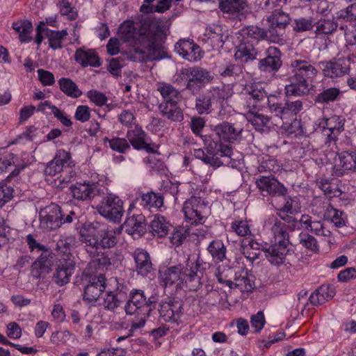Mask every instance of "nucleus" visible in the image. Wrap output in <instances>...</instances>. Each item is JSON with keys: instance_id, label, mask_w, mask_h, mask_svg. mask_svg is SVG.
<instances>
[{"instance_id": "obj_41", "label": "nucleus", "mask_w": 356, "mask_h": 356, "mask_svg": "<svg viewBox=\"0 0 356 356\" xmlns=\"http://www.w3.org/2000/svg\"><path fill=\"white\" fill-rule=\"evenodd\" d=\"M140 205L144 208L150 210L152 208L159 209L163 205V197L152 191L143 193L140 195Z\"/></svg>"}, {"instance_id": "obj_44", "label": "nucleus", "mask_w": 356, "mask_h": 356, "mask_svg": "<svg viewBox=\"0 0 356 356\" xmlns=\"http://www.w3.org/2000/svg\"><path fill=\"white\" fill-rule=\"evenodd\" d=\"M12 28L19 34V39L22 42H29L31 40L30 34L33 31V26L31 21L14 22Z\"/></svg>"}, {"instance_id": "obj_6", "label": "nucleus", "mask_w": 356, "mask_h": 356, "mask_svg": "<svg viewBox=\"0 0 356 356\" xmlns=\"http://www.w3.org/2000/svg\"><path fill=\"white\" fill-rule=\"evenodd\" d=\"M40 226L47 231L55 230L65 223L77 219L74 211L65 213L56 204H51L40 211Z\"/></svg>"}, {"instance_id": "obj_58", "label": "nucleus", "mask_w": 356, "mask_h": 356, "mask_svg": "<svg viewBox=\"0 0 356 356\" xmlns=\"http://www.w3.org/2000/svg\"><path fill=\"white\" fill-rule=\"evenodd\" d=\"M106 293L104 297L103 305L107 310L114 311L122 303V298L114 293H110L109 290L106 289Z\"/></svg>"}, {"instance_id": "obj_51", "label": "nucleus", "mask_w": 356, "mask_h": 356, "mask_svg": "<svg viewBox=\"0 0 356 356\" xmlns=\"http://www.w3.org/2000/svg\"><path fill=\"white\" fill-rule=\"evenodd\" d=\"M195 109L200 115L209 114L211 111V97L209 93L199 95L195 100Z\"/></svg>"}, {"instance_id": "obj_29", "label": "nucleus", "mask_w": 356, "mask_h": 356, "mask_svg": "<svg viewBox=\"0 0 356 356\" xmlns=\"http://www.w3.org/2000/svg\"><path fill=\"white\" fill-rule=\"evenodd\" d=\"M158 109L162 117L174 122H181L184 120V113L179 102L160 103Z\"/></svg>"}, {"instance_id": "obj_34", "label": "nucleus", "mask_w": 356, "mask_h": 356, "mask_svg": "<svg viewBox=\"0 0 356 356\" xmlns=\"http://www.w3.org/2000/svg\"><path fill=\"white\" fill-rule=\"evenodd\" d=\"M219 8L223 13L245 15L248 12L247 0H220Z\"/></svg>"}, {"instance_id": "obj_15", "label": "nucleus", "mask_w": 356, "mask_h": 356, "mask_svg": "<svg viewBox=\"0 0 356 356\" xmlns=\"http://www.w3.org/2000/svg\"><path fill=\"white\" fill-rule=\"evenodd\" d=\"M75 261L72 254L61 257L56 262L53 275V280L58 286H64L70 282L75 270Z\"/></svg>"}, {"instance_id": "obj_11", "label": "nucleus", "mask_w": 356, "mask_h": 356, "mask_svg": "<svg viewBox=\"0 0 356 356\" xmlns=\"http://www.w3.org/2000/svg\"><path fill=\"white\" fill-rule=\"evenodd\" d=\"M96 209L102 216L109 221L119 222L124 214L123 201L114 194H108L104 197Z\"/></svg>"}, {"instance_id": "obj_60", "label": "nucleus", "mask_w": 356, "mask_h": 356, "mask_svg": "<svg viewBox=\"0 0 356 356\" xmlns=\"http://www.w3.org/2000/svg\"><path fill=\"white\" fill-rule=\"evenodd\" d=\"M336 18L337 19H343L346 22L356 20V2L337 11L336 13Z\"/></svg>"}, {"instance_id": "obj_49", "label": "nucleus", "mask_w": 356, "mask_h": 356, "mask_svg": "<svg viewBox=\"0 0 356 356\" xmlns=\"http://www.w3.org/2000/svg\"><path fill=\"white\" fill-rule=\"evenodd\" d=\"M57 6L59 13L67 19L74 21L78 17V10L70 0H58Z\"/></svg>"}, {"instance_id": "obj_26", "label": "nucleus", "mask_w": 356, "mask_h": 356, "mask_svg": "<svg viewBox=\"0 0 356 356\" xmlns=\"http://www.w3.org/2000/svg\"><path fill=\"white\" fill-rule=\"evenodd\" d=\"M252 278L253 276L246 268H241L235 271L234 280L229 284L232 285V289H238L241 292H250L254 286Z\"/></svg>"}, {"instance_id": "obj_48", "label": "nucleus", "mask_w": 356, "mask_h": 356, "mask_svg": "<svg viewBox=\"0 0 356 356\" xmlns=\"http://www.w3.org/2000/svg\"><path fill=\"white\" fill-rule=\"evenodd\" d=\"M208 252L213 259L222 261L226 257V247L220 240L212 241L207 247Z\"/></svg>"}, {"instance_id": "obj_19", "label": "nucleus", "mask_w": 356, "mask_h": 356, "mask_svg": "<svg viewBox=\"0 0 356 356\" xmlns=\"http://www.w3.org/2000/svg\"><path fill=\"white\" fill-rule=\"evenodd\" d=\"M106 289L104 275L100 274L97 276L91 277L89 283L84 288L83 300L88 303L95 302Z\"/></svg>"}, {"instance_id": "obj_3", "label": "nucleus", "mask_w": 356, "mask_h": 356, "mask_svg": "<svg viewBox=\"0 0 356 356\" xmlns=\"http://www.w3.org/2000/svg\"><path fill=\"white\" fill-rule=\"evenodd\" d=\"M291 75L289 76V84L284 88L287 96H304L309 91V82L317 76L318 70L316 62L303 55H298L289 63Z\"/></svg>"}, {"instance_id": "obj_4", "label": "nucleus", "mask_w": 356, "mask_h": 356, "mask_svg": "<svg viewBox=\"0 0 356 356\" xmlns=\"http://www.w3.org/2000/svg\"><path fill=\"white\" fill-rule=\"evenodd\" d=\"M267 224L271 225L273 242L268 248H263L268 261L273 265L280 266L285 261L290 245L288 226L285 222L271 215L268 217Z\"/></svg>"}, {"instance_id": "obj_8", "label": "nucleus", "mask_w": 356, "mask_h": 356, "mask_svg": "<svg viewBox=\"0 0 356 356\" xmlns=\"http://www.w3.org/2000/svg\"><path fill=\"white\" fill-rule=\"evenodd\" d=\"M204 142L209 153L207 164H209L213 168H218L229 163V159L233 152L231 147L213 139L211 141L210 136H205Z\"/></svg>"}, {"instance_id": "obj_21", "label": "nucleus", "mask_w": 356, "mask_h": 356, "mask_svg": "<svg viewBox=\"0 0 356 356\" xmlns=\"http://www.w3.org/2000/svg\"><path fill=\"white\" fill-rule=\"evenodd\" d=\"M345 118L341 115H333L330 118H324L320 122L323 129V134L326 136V143L334 141L337 136L343 130Z\"/></svg>"}, {"instance_id": "obj_53", "label": "nucleus", "mask_w": 356, "mask_h": 356, "mask_svg": "<svg viewBox=\"0 0 356 356\" xmlns=\"http://www.w3.org/2000/svg\"><path fill=\"white\" fill-rule=\"evenodd\" d=\"M204 35L211 40L214 45L219 46L224 42L222 29L219 25L210 26L206 29Z\"/></svg>"}, {"instance_id": "obj_38", "label": "nucleus", "mask_w": 356, "mask_h": 356, "mask_svg": "<svg viewBox=\"0 0 356 356\" xmlns=\"http://www.w3.org/2000/svg\"><path fill=\"white\" fill-rule=\"evenodd\" d=\"M44 30L45 31V36L48 40L50 48L56 50L63 47V42L68 35L67 29L53 31L49 29H44Z\"/></svg>"}, {"instance_id": "obj_5", "label": "nucleus", "mask_w": 356, "mask_h": 356, "mask_svg": "<svg viewBox=\"0 0 356 356\" xmlns=\"http://www.w3.org/2000/svg\"><path fill=\"white\" fill-rule=\"evenodd\" d=\"M44 174L47 177L59 175L54 179V186L60 189L65 188L76 175L71 154L65 149L57 150L54 159L47 163Z\"/></svg>"}, {"instance_id": "obj_10", "label": "nucleus", "mask_w": 356, "mask_h": 356, "mask_svg": "<svg viewBox=\"0 0 356 356\" xmlns=\"http://www.w3.org/2000/svg\"><path fill=\"white\" fill-rule=\"evenodd\" d=\"M179 76L182 80L187 81L186 89L193 94L197 93L213 79L208 70L199 67L183 68Z\"/></svg>"}, {"instance_id": "obj_50", "label": "nucleus", "mask_w": 356, "mask_h": 356, "mask_svg": "<svg viewBox=\"0 0 356 356\" xmlns=\"http://www.w3.org/2000/svg\"><path fill=\"white\" fill-rule=\"evenodd\" d=\"M191 229L187 226L175 227L170 236V242L175 246L181 245L184 241L190 236Z\"/></svg>"}, {"instance_id": "obj_54", "label": "nucleus", "mask_w": 356, "mask_h": 356, "mask_svg": "<svg viewBox=\"0 0 356 356\" xmlns=\"http://www.w3.org/2000/svg\"><path fill=\"white\" fill-rule=\"evenodd\" d=\"M266 39L268 40L271 42L279 43L284 41V29L282 27L277 26V25L272 22L268 30L266 31Z\"/></svg>"}, {"instance_id": "obj_7", "label": "nucleus", "mask_w": 356, "mask_h": 356, "mask_svg": "<svg viewBox=\"0 0 356 356\" xmlns=\"http://www.w3.org/2000/svg\"><path fill=\"white\" fill-rule=\"evenodd\" d=\"M182 211L186 222L195 225L203 224L210 213L208 203L201 197L195 196L184 202Z\"/></svg>"}, {"instance_id": "obj_39", "label": "nucleus", "mask_w": 356, "mask_h": 356, "mask_svg": "<svg viewBox=\"0 0 356 356\" xmlns=\"http://www.w3.org/2000/svg\"><path fill=\"white\" fill-rule=\"evenodd\" d=\"M323 217L332 222L337 227H341L346 225L347 216L346 213L339 209H335L330 204L326 207Z\"/></svg>"}, {"instance_id": "obj_18", "label": "nucleus", "mask_w": 356, "mask_h": 356, "mask_svg": "<svg viewBox=\"0 0 356 356\" xmlns=\"http://www.w3.org/2000/svg\"><path fill=\"white\" fill-rule=\"evenodd\" d=\"M127 138L129 145L137 150L144 149L147 153H156L158 145L155 143H149L147 141V134L141 127L136 125L134 129H129Z\"/></svg>"}, {"instance_id": "obj_31", "label": "nucleus", "mask_w": 356, "mask_h": 356, "mask_svg": "<svg viewBox=\"0 0 356 356\" xmlns=\"http://www.w3.org/2000/svg\"><path fill=\"white\" fill-rule=\"evenodd\" d=\"M124 225L126 232L134 237H140L145 233V218L143 215L132 216L128 218Z\"/></svg>"}, {"instance_id": "obj_23", "label": "nucleus", "mask_w": 356, "mask_h": 356, "mask_svg": "<svg viewBox=\"0 0 356 356\" xmlns=\"http://www.w3.org/2000/svg\"><path fill=\"white\" fill-rule=\"evenodd\" d=\"M256 185L260 191H266L271 196H284L286 188L274 177L261 176L256 180Z\"/></svg>"}, {"instance_id": "obj_61", "label": "nucleus", "mask_w": 356, "mask_h": 356, "mask_svg": "<svg viewBox=\"0 0 356 356\" xmlns=\"http://www.w3.org/2000/svg\"><path fill=\"white\" fill-rule=\"evenodd\" d=\"M257 53L253 48L246 46H240L235 53L236 59H241L243 62H248L256 59Z\"/></svg>"}, {"instance_id": "obj_37", "label": "nucleus", "mask_w": 356, "mask_h": 356, "mask_svg": "<svg viewBox=\"0 0 356 356\" xmlns=\"http://www.w3.org/2000/svg\"><path fill=\"white\" fill-rule=\"evenodd\" d=\"M300 225L307 230L313 232L317 236H328L330 232L325 230L321 221L314 220L308 215H302L300 220Z\"/></svg>"}, {"instance_id": "obj_14", "label": "nucleus", "mask_w": 356, "mask_h": 356, "mask_svg": "<svg viewBox=\"0 0 356 356\" xmlns=\"http://www.w3.org/2000/svg\"><path fill=\"white\" fill-rule=\"evenodd\" d=\"M200 265L199 259L191 255H188L183 264H178L181 282L188 284L191 290H196L202 285L201 275L198 273Z\"/></svg>"}, {"instance_id": "obj_12", "label": "nucleus", "mask_w": 356, "mask_h": 356, "mask_svg": "<svg viewBox=\"0 0 356 356\" xmlns=\"http://www.w3.org/2000/svg\"><path fill=\"white\" fill-rule=\"evenodd\" d=\"M156 302L154 296L147 297L143 290L133 289L129 293V299L124 306V310L128 315L137 312H151L155 307Z\"/></svg>"}, {"instance_id": "obj_27", "label": "nucleus", "mask_w": 356, "mask_h": 356, "mask_svg": "<svg viewBox=\"0 0 356 356\" xmlns=\"http://www.w3.org/2000/svg\"><path fill=\"white\" fill-rule=\"evenodd\" d=\"M74 59L83 67H98L102 65L99 56L93 49H77L74 54Z\"/></svg>"}, {"instance_id": "obj_20", "label": "nucleus", "mask_w": 356, "mask_h": 356, "mask_svg": "<svg viewBox=\"0 0 356 356\" xmlns=\"http://www.w3.org/2000/svg\"><path fill=\"white\" fill-rule=\"evenodd\" d=\"M212 131V136H209L211 140L212 139L216 140V139L218 138L219 140L233 143L241 136L242 128L236 127L230 122H223L215 126Z\"/></svg>"}, {"instance_id": "obj_13", "label": "nucleus", "mask_w": 356, "mask_h": 356, "mask_svg": "<svg viewBox=\"0 0 356 356\" xmlns=\"http://www.w3.org/2000/svg\"><path fill=\"white\" fill-rule=\"evenodd\" d=\"M268 107L270 111L281 119L296 115L303 108V102L301 100L286 101L284 104L280 102L275 95L268 97Z\"/></svg>"}, {"instance_id": "obj_32", "label": "nucleus", "mask_w": 356, "mask_h": 356, "mask_svg": "<svg viewBox=\"0 0 356 356\" xmlns=\"http://www.w3.org/2000/svg\"><path fill=\"white\" fill-rule=\"evenodd\" d=\"M178 264L170 266L159 273L160 283L164 287L170 286L176 283H182Z\"/></svg>"}, {"instance_id": "obj_56", "label": "nucleus", "mask_w": 356, "mask_h": 356, "mask_svg": "<svg viewBox=\"0 0 356 356\" xmlns=\"http://www.w3.org/2000/svg\"><path fill=\"white\" fill-rule=\"evenodd\" d=\"M230 231L239 236L248 237L252 236L250 225L246 220H236L230 225Z\"/></svg>"}, {"instance_id": "obj_33", "label": "nucleus", "mask_w": 356, "mask_h": 356, "mask_svg": "<svg viewBox=\"0 0 356 356\" xmlns=\"http://www.w3.org/2000/svg\"><path fill=\"white\" fill-rule=\"evenodd\" d=\"M156 90L160 92L163 98L161 103H175L181 101L180 91L170 83L159 82L156 83Z\"/></svg>"}, {"instance_id": "obj_47", "label": "nucleus", "mask_w": 356, "mask_h": 356, "mask_svg": "<svg viewBox=\"0 0 356 356\" xmlns=\"http://www.w3.org/2000/svg\"><path fill=\"white\" fill-rule=\"evenodd\" d=\"M292 26L296 33L310 31L315 26V19L312 16L300 17L294 19Z\"/></svg>"}, {"instance_id": "obj_59", "label": "nucleus", "mask_w": 356, "mask_h": 356, "mask_svg": "<svg viewBox=\"0 0 356 356\" xmlns=\"http://www.w3.org/2000/svg\"><path fill=\"white\" fill-rule=\"evenodd\" d=\"M299 242L304 248L313 253H317L319 251L318 242L312 235L307 233H300L299 235Z\"/></svg>"}, {"instance_id": "obj_62", "label": "nucleus", "mask_w": 356, "mask_h": 356, "mask_svg": "<svg viewBox=\"0 0 356 356\" xmlns=\"http://www.w3.org/2000/svg\"><path fill=\"white\" fill-rule=\"evenodd\" d=\"M72 335V332L69 330H58L52 332L50 341L56 345L65 343L70 339Z\"/></svg>"}, {"instance_id": "obj_9", "label": "nucleus", "mask_w": 356, "mask_h": 356, "mask_svg": "<svg viewBox=\"0 0 356 356\" xmlns=\"http://www.w3.org/2000/svg\"><path fill=\"white\" fill-rule=\"evenodd\" d=\"M356 56L349 54L346 56L336 57L330 60L321 61L318 64L321 67L325 76L334 79L349 74L350 65L355 61Z\"/></svg>"}, {"instance_id": "obj_52", "label": "nucleus", "mask_w": 356, "mask_h": 356, "mask_svg": "<svg viewBox=\"0 0 356 356\" xmlns=\"http://www.w3.org/2000/svg\"><path fill=\"white\" fill-rule=\"evenodd\" d=\"M105 143L108 144L110 148L120 154H124L130 150L131 147L129 142L124 138H104Z\"/></svg>"}, {"instance_id": "obj_28", "label": "nucleus", "mask_w": 356, "mask_h": 356, "mask_svg": "<svg viewBox=\"0 0 356 356\" xmlns=\"http://www.w3.org/2000/svg\"><path fill=\"white\" fill-rule=\"evenodd\" d=\"M136 264V269L138 274L147 276L152 270V264L149 254L141 248H137L132 253Z\"/></svg>"}, {"instance_id": "obj_63", "label": "nucleus", "mask_w": 356, "mask_h": 356, "mask_svg": "<svg viewBox=\"0 0 356 356\" xmlns=\"http://www.w3.org/2000/svg\"><path fill=\"white\" fill-rule=\"evenodd\" d=\"M87 97L97 106H102L105 105L108 101L107 97L103 92L95 90H89L87 92Z\"/></svg>"}, {"instance_id": "obj_55", "label": "nucleus", "mask_w": 356, "mask_h": 356, "mask_svg": "<svg viewBox=\"0 0 356 356\" xmlns=\"http://www.w3.org/2000/svg\"><path fill=\"white\" fill-rule=\"evenodd\" d=\"M280 165L277 163V161L268 155L263 156L259 160V165L258 166V171L262 172H275L278 171Z\"/></svg>"}, {"instance_id": "obj_45", "label": "nucleus", "mask_w": 356, "mask_h": 356, "mask_svg": "<svg viewBox=\"0 0 356 356\" xmlns=\"http://www.w3.org/2000/svg\"><path fill=\"white\" fill-rule=\"evenodd\" d=\"M60 90L67 96L78 98L82 95L81 90L78 86L70 78H60L58 81Z\"/></svg>"}, {"instance_id": "obj_2", "label": "nucleus", "mask_w": 356, "mask_h": 356, "mask_svg": "<svg viewBox=\"0 0 356 356\" xmlns=\"http://www.w3.org/2000/svg\"><path fill=\"white\" fill-rule=\"evenodd\" d=\"M97 223H90L80 230V241L85 244L87 252L100 266H111V259L106 249L115 247L118 243L116 232L113 229H99Z\"/></svg>"}, {"instance_id": "obj_1", "label": "nucleus", "mask_w": 356, "mask_h": 356, "mask_svg": "<svg viewBox=\"0 0 356 356\" xmlns=\"http://www.w3.org/2000/svg\"><path fill=\"white\" fill-rule=\"evenodd\" d=\"M131 21L124 22L119 28L121 39L129 42L136 39V43L141 48L136 47V52L142 58L149 60H159L168 57L165 46L166 29L152 17L140 20L138 32Z\"/></svg>"}, {"instance_id": "obj_40", "label": "nucleus", "mask_w": 356, "mask_h": 356, "mask_svg": "<svg viewBox=\"0 0 356 356\" xmlns=\"http://www.w3.org/2000/svg\"><path fill=\"white\" fill-rule=\"evenodd\" d=\"M242 93L244 96L248 97V98H250L260 102L269 97L267 96L264 88L259 83H251L246 84Z\"/></svg>"}, {"instance_id": "obj_64", "label": "nucleus", "mask_w": 356, "mask_h": 356, "mask_svg": "<svg viewBox=\"0 0 356 356\" xmlns=\"http://www.w3.org/2000/svg\"><path fill=\"white\" fill-rule=\"evenodd\" d=\"M218 68V73L222 76H232L241 72L239 66L229 63L220 65Z\"/></svg>"}, {"instance_id": "obj_43", "label": "nucleus", "mask_w": 356, "mask_h": 356, "mask_svg": "<svg viewBox=\"0 0 356 356\" xmlns=\"http://www.w3.org/2000/svg\"><path fill=\"white\" fill-rule=\"evenodd\" d=\"M106 286L110 293H114L121 298L124 297L129 291L127 282L116 277H111L107 282L106 281Z\"/></svg>"}, {"instance_id": "obj_35", "label": "nucleus", "mask_w": 356, "mask_h": 356, "mask_svg": "<svg viewBox=\"0 0 356 356\" xmlns=\"http://www.w3.org/2000/svg\"><path fill=\"white\" fill-rule=\"evenodd\" d=\"M245 118L254 129L260 132L268 131L272 124L271 120L268 116L257 111L246 113Z\"/></svg>"}, {"instance_id": "obj_24", "label": "nucleus", "mask_w": 356, "mask_h": 356, "mask_svg": "<svg viewBox=\"0 0 356 356\" xmlns=\"http://www.w3.org/2000/svg\"><path fill=\"white\" fill-rule=\"evenodd\" d=\"M74 198L78 200H88L98 194V186L93 182H76L70 188Z\"/></svg>"}, {"instance_id": "obj_36", "label": "nucleus", "mask_w": 356, "mask_h": 356, "mask_svg": "<svg viewBox=\"0 0 356 356\" xmlns=\"http://www.w3.org/2000/svg\"><path fill=\"white\" fill-rule=\"evenodd\" d=\"M172 227L166 218L161 215H156L151 221L149 229L154 236L162 238L165 236Z\"/></svg>"}, {"instance_id": "obj_30", "label": "nucleus", "mask_w": 356, "mask_h": 356, "mask_svg": "<svg viewBox=\"0 0 356 356\" xmlns=\"http://www.w3.org/2000/svg\"><path fill=\"white\" fill-rule=\"evenodd\" d=\"M335 295V289L329 284H323L309 296V300L314 306H318L332 299Z\"/></svg>"}, {"instance_id": "obj_17", "label": "nucleus", "mask_w": 356, "mask_h": 356, "mask_svg": "<svg viewBox=\"0 0 356 356\" xmlns=\"http://www.w3.org/2000/svg\"><path fill=\"white\" fill-rule=\"evenodd\" d=\"M282 66V53L275 47H270L266 51V56L259 60L258 69L266 74H275Z\"/></svg>"}, {"instance_id": "obj_57", "label": "nucleus", "mask_w": 356, "mask_h": 356, "mask_svg": "<svg viewBox=\"0 0 356 356\" xmlns=\"http://www.w3.org/2000/svg\"><path fill=\"white\" fill-rule=\"evenodd\" d=\"M76 243V238L73 235H64L61 236L60 239L56 243V250L63 252V256L67 254V252L70 250L71 248L74 247Z\"/></svg>"}, {"instance_id": "obj_22", "label": "nucleus", "mask_w": 356, "mask_h": 356, "mask_svg": "<svg viewBox=\"0 0 356 356\" xmlns=\"http://www.w3.org/2000/svg\"><path fill=\"white\" fill-rule=\"evenodd\" d=\"M175 49L177 54L190 62L200 60L204 54L200 47L191 40H179L175 45Z\"/></svg>"}, {"instance_id": "obj_46", "label": "nucleus", "mask_w": 356, "mask_h": 356, "mask_svg": "<svg viewBox=\"0 0 356 356\" xmlns=\"http://www.w3.org/2000/svg\"><path fill=\"white\" fill-rule=\"evenodd\" d=\"M341 91L337 88H328L318 93L314 98L316 104H327L339 98Z\"/></svg>"}, {"instance_id": "obj_25", "label": "nucleus", "mask_w": 356, "mask_h": 356, "mask_svg": "<svg viewBox=\"0 0 356 356\" xmlns=\"http://www.w3.org/2000/svg\"><path fill=\"white\" fill-rule=\"evenodd\" d=\"M339 163L333 168V175L341 177L348 171H356V152H343L339 154Z\"/></svg>"}, {"instance_id": "obj_42", "label": "nucleus", "mask_w": 356, "mask_h": 356, "mask_svg": "<svg viewBox=\"0 0 356 356\" xmlns=\"http://www.w3.org/2000/svg\"><path fill=\"white\" fill-rule=\"evenodd\" d=\"M315 33L316 35H331L338 27V23L332 18H321L315 20Z\"/></svg>"}, {"instance_id": "obj_16", "label": "nucleus", "mask_w": 356, "mask_h": 356, "mask_svg": "<svg viewBox=\"0 0 356 356\" xmlns=\"http://www.w3.org/2000/svg\"><path fill=\"white\" fill-rule=\"evenodd\" d=\"M159 311L165 322L179 323L184 314V304L180 300L167 298L161 302Z\"/></svg>"}]
</instances>
